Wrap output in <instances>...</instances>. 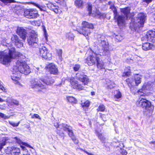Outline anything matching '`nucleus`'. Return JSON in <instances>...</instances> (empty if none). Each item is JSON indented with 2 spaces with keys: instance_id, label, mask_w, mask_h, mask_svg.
Returning <instances> with one entry per match:
<instances>
[{
  "instance_id": "nucleus-1",
  "label": "nucleus",
  "mask_w": 155,
  "mask_h": 155,
  "mask_svg": "<svg viewBox=\"0 0 155 155\" xmlns=\"http://www.w3.org/2000/svg\"><path fill=\"white\" fill-rule=\"evenodd\" d=\"M21 55L20 53L15 51L14 48H12L8 50L0 51V63L6 64L10 62L12 58H15Z\"/></svg>"
},
{
  "instance_id": "nucleus-2",
  "label": "nucleus",
  "mask_w": 155,
  "mask_h": 155,
  "mask_svg": "<svg viewBox=\"0 0 155 155\" xmlns=\"http://www.w3.org/2000/svg\"><path fill=\"white\" fill-rule=\"evenodd\" d=\"M146 15L144 13H139L135 18L132 19L130 27L133 31H136L139 28L142 27L146 20Z\"/></svg>"
},
{
  "instance_id": "nucleus-3",
  "label": "nucleus",
  "mask_w": 155,
  "mask_h": 155,
  "mask_svg": "<svg viewBox=\"0 0 155 155\" xmlns=\"http://www.w3.org/2000/svg\"><path fill=\"white\" fill-rule=\"evenodd\" d=\"M14 72H19L20 73L27 75L31 72L29 66L26 64L25 61L21 60H18L14 65L13 68Z\"/></svg>"
},
{
  "instance_id": "nucleus-4",
  "label": "nucleus",
  "mask_w": 155,
  "mask_h": 155,
  "mask_svg": "<svg viewBox=\"0 0 155 155\" xmlns=\"http://www.w3.org/2000/svg\"><path fill=\"white\" fill-rule=\"evenodd\" d=\"M104 39V36H102L98 39L100 47L98 49V51L97 52V53H96V55L103 56L110 54V51L109 50L108 43Z\"/></svg>"
},
{
  "instance_id": "nucleus-5",
  "label": "nucleus",
  "mask_w": 155,
  "mask_h": 155,
  "mask_svg": "<svg viewBox=\"0 0 155 155\" xmlns=\"http://www.w3.org/2000/svg\"><path fill=\"white\" fill-rule=\"evenodd\" d=\"M108 4L110 5V8L113 11L114 18V19H117L118 25L120 26H123L124 25L125 20L126 18L118 15L116 8L111 2H109Z\"/></svg>"
},
{
  "instance_id": "nucleus-6",
  "label": "nucleus",
  "mask_w": 155,
  "mask_h": 155,
  "mask_svg": "<svg viewBox=\"0 0 155 155\" xmlns=\"http://www.w3.org/2000/svg\"><path fill=\"white\" fill-rule=\"evenodd\" d=\"M82 28L80 29H77V31L79 33L83 35L85 37L88 36L91 33L90 29H93L94 28L92 24L86 21L82 22Z\"/></svg>"
},
{
  "instance_id": "nucleus-7",
  "label": "nucleus",
  "mask_w": 155,
  "mask_h": 155,
  "mask_svg": "<svg viewBox=\"0 0 155 155\" xmlns=\"http://www.w3.org/2000/svg\"><path fill=\"white\" fill-rule=\"evenodd\" d=\"M136 104L138 106L142 107L149 111H152L154 109V107L151 105V103L143 98L140 99L136 102Z\"/></svg>"
},
{
  "instance_id": "nucleus-8",
  "label": "nucleus",
  "mask_w": 155,
  "mask_h": 155,
  "mask_svg": "<svg viewBox=\"0 0 155 155\" xmlns=\"http://www.w3.org/2000/svg\"><path fill=\"white\" fill-rule=\"evenodd\" d=\"M27 41L30 46L32 47H35L38 46V38L37 34L34 31L30 32V35L28 38Z\"/></svg>"
},
{
  "instance_id": "nucleus-9",
  "label": "nucleus",
  "mask_w": 155,
  "mask_h": 155,
  "mask_svg": "<svg viewBox=\"0 0 155 155\" xmlns=\"http://www.w3.org/2000/svg\"><path fill=\"white\" fill-rule=\"evenodd\" d=\"M39 55L45 59L50 60L52 59V54L49 52L47 48L45 47L38 48Z\"/></svg>"
},
{
  "instance_id": "nucleus-10",
  "label": "nucleus",
  "mask_w": 155,
  "mask_h": 155,
  "mask_svg": "<svg viewBox=\"0 0 155 155\" xmlns=\"http://www.w3.org/2000/svg\"><path fill=\"white\" fill-rule=\"evenodd\" d=\"M30 86L32 88H38L42 89L45 88L46 86L38 79H35L32 80L30 82Z\"/></svg>"
},
{
  "instance_id": "nucleus-11",
  "label": "nucleus",
  "mask_w": 155,
  "mask_h": 155,
  "mask_svg": "<svg viewBox=\"0 0 155 155\" xmlns=\"http://www.w3.org/2000/svg\"><path fill=\"white\" fill-rule=\"evenodd\" d=\"M38 12L34 9L26 10L24 13V15L27 18H34L38 16Z\"/></svg>"
},
{
  "instance_id": "nucleus-12",
  "label": "nucleus",
  "mask_w": 155,
  "mask_h": 155,
  "mask_svg": "<svg viewBox=\"0 0 155 155\" xmlns=\"http://www.w3.org/2000/svg\"><path fill=\"white\" fill-rule=\"evenodd\" d=\"M76 79L81 82L84 85L87 84L89 82V79L87 75L83 72H78L76 74Z\"/></svg>"
},
{
  "instance_id": "nucleus-13",
  "label": "nucleus",
  "mask_w": 155,
  "mask_h": 155,
  "mask_svg": "<svg viewBox=\"0 0 155 155\" xmlns=\"http://www.w3.org/2000/svg\"><path fill=\"white\" fill-rule=\"evenodd\" d=\"M70 82L71 87L74 89L79 90H81L84 89L83 86L79 83L74 78H72L70 79Z\"/></svg>"
},
{
  "instance_id": "nucleus-14",
  "label": "nucleus",
  "mask_w": 155,
  "mask_h": 155,
  "mask_svg": "<svg viewBox=\"0 0 155 155\" xmlns=\"http://www.w3.org/2000/svg\"><path fill=\"white\" fill-rule=\"evenodd\" d=\"M16 33L23 40H25L26 39L27 34V31L23 27H18L16 30Z\"/></svg>"
},
{
  "instance_id": "nucleus-15",
  "label": "nucleus",
  "mask_w": 155,
  "mask_h": 155,
  "mask_svg": "<svg viewBox=\"0 0 155 155\" xmlns=\"http://www.w3.org/2000/svg\"><path fill=\"white\" fill-rule=\"evenodd\" d=\"M40 80L43 84H45L47 85H50L54 82V80L51 77L47 76L42 77Z\"/></svg>"
},
{
  "instance_id": "nucleus-16",
  "label": "nucleus",
  "mask_w": 155,
  "mask_h": 155,
  "mask_svg": "<svg viewBox=\"0 0 155 155\" xmlns=\"http://www.w3.org/2000/svg\"><path fill=\"white\" fill-rule=\"evenodd\" d=\"M98 57L96 56L95 57L93 55H90L88 56L86 59L85 62L88 65H92L95 63L96 61L97 57Z\"/></svg>"
},
{
  "instance_id": "nucleus-17",
  "label": "nucleus",
  "mask_w": 155,
  "mask_h": 155,
  "mask_svg": "<svg viewBox=\"0 0 155 155\" xmlns=\"http://www.w3.org/2000/svg\"><path fill=\"white\" fill-rule=\"evenodd\" d=\"M63 129L65 131H67L70 137L74 136L72 127L67 124H63L62 125Z\"/></svg>"
},
{
  "instance_id": "nucleus-18",
  "label": "nucleus",
  "mask_w": 155,
  "mask_h": 155,
  "mask_svg": "<svg viewBox=\"0 0 155 155\" xmlns=\"http://www.w3.org/2000/svg\"><path fill=\"white\" fill-rule=\"evenodd\" d=\"M142 48L144 50L147 51L150 50H154L155 49V47L152 44L147 42L143 44Z\"/></svg>"
},
{
  "instance_id": "nucleus-19",
  "label": "nucleus",
  "mask_w": 155,
  "mask_h": 155,
  "mask_svg": "<svg viewBox=\"0 0 155 155\" xmlns=\"http://www.w3.org/2000/svg\"><path fill=\"white\" fill-rule=\"evenodd\" d=\"M48 68L51 73L54 74H58V69L54 64H49Z\"/></svg>"
},
{
  "instance_id": "nucleus-20",
  "label": "nucleus",
  "mask_w": 155,
  "mask_h": 155,
  "mask_svg": "<svg viewBox=\"0 0 155 155\" xmlns=\"http://www.w3.org/2000/svg\"><path fill=\"white\" fill-rule=\"evenodd\" d=\"M146 38L148 41H153L154 38H155V31H148L146 34Z\"/></svg>"
},
{
  "instance_id": "nucleus-21",
  "label": "nucleus",
  "mask_w": 155,
  "mask_h": 155,
  "mask_svg": "<svg viewBox=\"0 0 155 155\" xmlns=\"http://www.w3.org/2000/svg\"><path fill=\"white\" fill-rule=\"evenodd\" d=\"M97 68L99 70L104 69L105 65L102 60L99 57H97Z\"/></svg>"
},
{
  "instance_id": "nucleus-22",
  "label": "nucleus",
  "mask_w": 155,
  "mask_h": 155,
  "mask_svg": "<svg viewBox=\"0 0 155 155\" xmlns=\"http://www.w3.org/2000/svg\"><path fill=\"white\" fill-rule=\"evenodd\" d=\"M7 148L10 150L9 152H11V154L13 155H18L20 153V150L18 148L14 147H8Z\"/></svg>"
},
{
  "instance_id": "nucleus-23",
  "label": "nucleus",
  "mask_w": 155,
  "mask_h": 155,
  "mask_svg": "<svg viewBox=\"0 0 155 155\" xmlns=\"http://www.w3.org/2000/svg\"><path fill=\"white\" fill-rule=\"evenodd\" d=\"M130 8L129 7H127L121 9V11L125 16L126 19L130 17L129 15L130 14Z\"/></svg>"
},
{
  "instance_id": "nucleus-24",
  "label": "nucleus",
  "mask_w": 155,
  "mask_h": 155,
  "mask_svg": "<svg viewBox=\"0 0 155 155\" xmlns=\"http://www.w3.org/2000/svg\"><path fill=\"white\" fill-rule=\"evenodd\" d=\"M134 79L135 85H138L141 83V78L140 77V76L138 74H136L134 75Z\"/></svg>"
},
{
  "instance_id": "nucleus-25",
  "label": "nucleus",
  "mask_w": 155,
  "mask_h": 155,
  "mask_svg": "<svg viewBox=\"0 0 155 155\" xmlns=\"http://www.w3.org/2000/svg\"><path fill=\"white\" fill-rule=\"evenodd\" d=\"M126 81L128 86H131L135 85L134 79L132 78H128L126 79Z\"/></svg>"
},
{
  "instance_id": "nucleus-26",
  "label": "nucleus",
  "mask_w": 155,
  "mask_h": 155,
  "mask_svg": "<svg viewBox=\"0 0 155 155\" xmlns=\"http://www.w3.org/2000/svg\"><path fill=\"white\" fill-rule=\"evenodd\" d=\"M83 4L84 2L82 0H76L75 2V5L79 8H82Z\"/></svg>"
},
{
  "instance_id": "nucleus-27",
  "label": "nucleus",
  "mask_w": 155,
  "mask_h": 155,
  "mask_svg": "<svg viewBox=\"0 0 155 155\" xmlns=\"http://www.w3.org/2000/svg\"><path fill=\"white\" fill-rule=\"evenodd\" d=\"M66 98L68 101L69 102L73 104H76L77 103V99L73 97H67Z\"/></svg>"
},
{
  "instance_id": "nucleus-28",
  "label": "nucleus",
  "mask_w": 155,
  "mask_h": 155,
  "mask_svg": "<svg viewBox=\"0 0 155 155\" xmlns=\"http://www.w3.org/2000/svg\"><path fill=\"white\" fill-rule=\"evenodd\" d=\"M19 39V38L17 35H13L12 36L11 40L12 42L15 44Z\"/></svg>"
},
{
  "instance_id": "nucleus-29",
  "label": "nucleus",
  "mask_w": 155,
  "mask_h": 155,
  "mask_svg": "<svg viewBox=\"0 0 155 155\" xmlns=\"http://www.w3.org/2000/svg\"><path fill=\"white\" fill-rule=\"evenodd\" d=\"M15 45L18 48L22 47L23 46V44L21 41V40L19 39L15 44Z\"/></svg>"
},
{
  "instance_id": "nucleus-30",
  "label": "nucleus",
  "mask_w": 155,
  "mask_h": 155,
  "mask_svg": "<svg viewBox=\"0 0 155 155\" xmlns=\"http://www.w3.org/2000/svg\"><path fill=\"white\" fill-rule=\"evenodd\" d=\"M89 105L90 102L88 101H87L83 103H82L81 104L82 106L84 108L88 107Z\"/></svg>"
},
{
  "instance_id": "nucleus-31",
  "label": "nucleus",
  "mask_w": 155,
  "mask_h": 155,
  "mask_svg": "<svg viewBox=\"0 0 155 155\" xmlns=\"http://www.w3.org/2000/svg\"><path fill=\"white\" fill-rule=\"evenodd\" d=\"M97 135L98 136L99 139L101 141L103 142L105 140V138L102 135V134L97 132Z\"/></svg>"
},
{
  "instance_id": "nucleus-32",
  "label": "nucleus",
  "mask_w": 155,
  "mask_h": 155,
  "mask_svg": "<svg viewBox=\"0 0 155 155\" xmlns=\"http://www.w3.org/2000/svg\"><path fill=\"white\" fill-rule=\"evenodd\" d=\"M113 36L115 37V38L118 41H121L123 39V37L120 35H116L114 34L113 35Z\"/></svg>"
},
{
  "instance_id": "nucleus-33",
  "label": "nucleus",
  "mask_w": 155,
  "mask_h": 155,
  "mask_svg": "<svg viewBox=\"0 0 155 155\" xmlns=\"http://www.w3.org/2000/svg\"><path fill=\"white\" fill-rule=\"evenodd\" d=\"M66 37L71 40H73L74 37V36L73 34L71 33H69L67 34L66 35Z\"/></svg>"
},
{
  "instance_id": "nucleus-34",
  "label": "nucleus",
  "mask_w": 155,
  "mask_h": 155,
  "mask_svg": "<svg viewBox=\"0 0 155 155\" xmlns=\"http://www.w3.org/2000/svg\"><path fill=\"white\" fill-rule=\"evenodd\" d=\"M105 109V107L102 104H101L99 106L98 109H97V110L98 111L103 112L104 110Z\"/></svg>"
},
{
  "instance_id": "nucleus-35",
  "label": "nucleus",
  "mask_w": 155,
  "mask_h": 155,
  "mask_svg": "<svg viewBox=\"0 0 155 155\" xmlns=\"http://www.w3.org/2000/svg\"><path fill=\"white\" fill-rule=\"evenodd\" d=\"M0 1L5 4H7L8 3L12 2H15L14 0H0Z\"/></svg>"
},
{
  "instance_id": "nucleus-36",
  "label": "nucleus",
  "mask_w": 155,
  "mask_h": 155,
  "mask_svg": "<svg viewBox=\"0 0 155 155\" xmlns=\"http://www.w3.org/2000/svg\"><path fill=\"white\" fill-rule=\"evenodd\" d=\"M0 117L4 119H8L10 117V116H6L5 114L2 113H0Z\"/></svg>"
},
{
  "instance_id": "nucleus-37",
  "label": "nucleus",
  "mask_w": 155,
  "mask_h": 155,
  "mask_svg": "<svg viewBox=\"0 0 155 155\" xmlns=\"http://www.w3.org/2000/svg\"><path fill=\"white\" fill-rule=\"evenodd\" d=\"M116 92V94L114 96L115 97H116L117 99H119L121 97V94L119 91H117Z\"/></svg>"
},
{
  "instance_id": "nucleus-38",
  "label": "nucleus",
  "mask_w": 155,
  "mask_h": 155,
  "mask_svg": "<svg viewBox=\"0 0 155 155\" xmlns=\"http://www.w3.org/2000/svg\"><path fill=\"white\" fill-rule=\"evenodd\" d=\"M53 8L51 9V10L53 11L54 12L56 13H58V6L54 5Z\"/></svg>"
},
{
  "instance_id": "nucleus-39",
  "label": "nucleus",
  "mask_w": 155,
  "mask_h": 155,
  "mask_svg": "<svg viewBox=\"0 0 155 155\" xmlns=\"http://www.w3.org/2000/svg\"><path fill=\"white\" fill-rule=\"evenodd\" d=\"M9 123L10 125L14 127H16L18 126L19 124V122L17 123H15L13 122H12L11 121H9Z\"/></svg>"
},
{
  "instance_id": "nucleus-40",
  "label": "nucleus",
  "mask_w": 155,
  "mask_h": 155,
  "mask_svg": "<svg viewBox=\"0 0 155 155\" xmlns=\"http://www.w3.org/2000/svg\"><path fill=\"white\" fill-rule=\"evenodd\" d=\"M21 147L25 151V152L23 153V155H30V154L28 152V150L25 149V147L21 146Z\"/></svg>"
},
{
  "instance_id": "nucleus-41",
  "label": "nucleus",
  "mask_w": 155,
  "mask_h": 155,
  "mask_svg": "<svg viewBox=\"0 0 155 155\" xmlns=\"http://www.w3.org/2000/svg\"><path fill=\"white\" fill-rule=\"evenodd\" d=\"M80 68V65L79 64H76L73 67L74 70L75 71H78Z\"/></svg>"
},
{
  "instance_id": "nucleus-42",
  "label": "nucleus",
  "mask_w": 155,
  "mask_h": 155,
  "mask_svg": "<svg viewBox=\"0 0 155 155\" xmlns=\"http://www.w3.org/2000/svg\"><path fill=\"white\" fill-rule=\"evenodd\" d=\"M13 74H14L13 76H14L15 78H16V82L15 83V84H17L18 83V80L20 79L19 76H17L16 74H14V73H13Z\"/></svg>"
},
{
  "instance_id": "nucleus-43",
  "label": "nucleus",
  "mask_w": 155,
  "mask_h": 155,
  "mask_svg": "<svg viewBox=\"0 0 155 155\" xmlns=\"http://www.w3.org/2000/svg\"><path fill=\"white\" fill-rule=\"evenodd\" d=\"M33 4L35 6H36L38 8H39L41 11H44V10L42 8L43 7L40 5L34 3H33Z\"/></svg>"
},
{
  "instance_id": "nucleus-44",
  "label": "nucleus",
  "mask_w": 155,
  "mask_h": 155,
  "mask_svg": "<svg viewBox=\"0 0 155 155\" xmlns=\"http://www.w3.org/2000/svg\"><path fill=\"white\" fill-rule=\"evenodd\" d=\"M71 139L74 142L75 144H78V141L77 140L76 137L74 136L71 137Z\"/></svg>"
},
{
  "instance_id": "nucleus-45",
  "label": "nucleus",
  "mask_w": 155,
  "mask_h": 155,
  "mask_svg": "<svg viewBox=\"0 0 155 155\" xmlns=\"http://www.w3.org/2000/svg\"><path fill=\"white\" fill-rule=\"evenodd\" d=\"M54 5L52 4L51 3H49L47 4V7L48 8H49V9L51 10L52 8H53V7Z\"/></svg>"
},
{
  "instance_id": "nucleus-46",
  "label": "nucleus",
  "mask_w": 155,
  "mask_h": 155,
  "mask_svg": "<svg viewBox=\"0 0 155 155\" xmlns=\"http://www.w3.org/2000/svg\"><path fill=\"white\" fill-rule=\"evenodd\" d=\"M62 50H59L57 51V53L58 56H59L60 58H61L62 55Z\"/></svg>"
},
{
  "instance_id": "nucleus-47",
  "label": "nucleus",
  "mask_w": 155,
  "mask_h": 155,
  "mask_svg": "<svg viewBox=\"0 0 155 155\" xmlns=\"http://www.w3.org/2000/svg\"><path fill=\"white\" fill-rule=\"evenodd\" d=\"M2 83L0 81V89L3 91H5V90L4 88V86L2 85Z\"/></svg>"
},
{
  "instance_id": "nucleus-48",
  "label": "nucleus",
  "mask_w": 155,
  "mask_h": 155,
  "mask_svg": "<svg viewBox=\"0 0 155 155\" xmlns=\"http://www.w3.org/2000/svg\"><path fill=\"white\" fill-rule=\"evenodd\" d=\"M11 102L16 105H19V102L16 100H12L11 101Z\"/></svg>"
},
{
  "instance_id": "nucleus-49",
  "label": "nucleus",
  "mask_w": 155,
  "mask_h": 155,
  "mask_svg": "<svg viewBox=\"0 0 155 155\" xmlns=\"http://www.w3.org/2000/svg\"><path fill=\"white\" fill-rule=\"evenodd\" d=\"M32 118H38L40 120H41V118L37 114H35L32 117Z\"/></svg>"
},
{
  "instance_id": "nucleus-50",
  "label": "nucleus",
  "mask_w": 155,
  "mask_h": 155,
  "mask_svg": "<svg viewBox=\"0 0 155 155\" xmlns=\"http://www.w3.org/2000/svg\"><path fill=\"white\" fill-rule=\"evenodd\" d=\"M88 10L89 12V13L90 14L92 10V5H91L89 4L88 6Z\"/></svg>"
},
{
  "instance_id": "nucleus-51",
  "label": "nucleus",
  "mask_w": 155,
  "mask_h": 155,
  "mask_svg": "<svg viewBox=\"0 0 155 155\" xmlns=\"http://www.w3.org/2000/svg\"><path fill=\"white\" fill-rule=\"evenodd\" d=\"M62 124H62L61 125H59L58 123H56V124H55L54 126L57 128H61V129H63L62 126Z\"/></svg>"
},
{
  "instance_id": "nucleus-52",
  "label": "nucleus",
  "mask_w": 155,
  "mask_h": 155,
  "mask_svg": "<svg viewBox=\"0 0 155 155\" xmlns=\"http://www.w3.org/2000/svg\"><path fill=\"white\" fill-rule=\"evenodd\" d=\"M130 74V72H127L125 73H124L123 74V77H127Z\"/></svg>"
},
{
  "instance_id": "nucleus-53",
  "label": "nucleus",
  "mask_w": 155,
  "mask_h": 155,
  "mask_svg": "<svg viewBox=\"0 0 155 155\" xmlns=\"http://www.w3.org/2000/svg\"><path fill=\"white\" fill-rule=\"evenodd\" d=\"M143 90L142 89H140L139 90L138 92V93L141 96H143L144 94L143 92H142Z\"/></svg>"
},
{
  "instance_id": "nucleus-54",
  "label": "nucleus",
  "mask_w": 155,
  "mask_h": 155,
  "mask_svg": "<svg viewBox=\"0 0 155 155\" xmlns=\"http://www.w3.org/2000/svg\"><path fill=\"white\" fill-rule=\"evenodd\" d=\"M44 36L45 38V39L46 40H47L48 39V36L47 34L46 33V30H44Z\"/></svg>"
},
{
  "instance_id": "nucleus-55",
  "label": "nucleus",
  "mask_w": 155,
  "mask_h": 155,
  "mask_svg": "<svg viewBox=\"0 0 155 155\" xmlns=\"http://www.w3.org/2000/svg\"><path fill=\"white\" fill-rule=\"evenodd\" d=\"M10 150L7 148V149H5V152L7 154H9L10 153H11V152H9Z\"/></svg>"
},
{
  "instance_id": "nucleus-56",
  "label": "nucleus",
  "mask_w": 155,
  "mask_h": 155,
  "mask_svg": "<svg viewBox=\"0 0 155 155\" xmlns=\"http://www.w3.org/2000/svg\"><path fill=\"white\" fill-rule=\"evenodd\" d=\"M121 153L122 155H126L127 152L125 150H122Z\"/></svg>"
},
{
  "instance_id": "nucleus-57",
  "label": "nucleus",
  "mask_w": 155,
  "mask_h": 155,
  "mask_svg": "<svg viewBox=\"0 0 155 155\" xmlns=\"http://www.w3.org/2000/svg\"><path fill=\"white\" fill-rule=\"evenodd\" d=\"M153 0H143V1L147 3H149L151 2Z\"/></svg>"
},
{
  "instance_id": "nucleus-58",
  "label": "nucleus",
  "mask_w": 155,
  "mask_h": 155,
  "mask_svg": "<svg viewBox=\"0 0 155 155\" xmlns=\"http://www.w3.org/2000/svg\"><path fill=\"white\" fill-rule=\"evenodd\" d=\"M23 144L25 146H26L28 147L33 148V147H31L29 145H28V144L27 143H23Z\"/></svg>"
},
{
  "instance_id": "nucleus-59",
  "label": "nucleus",
  "mask_w": 155,
  "mask_h": 155,
  "mask_svg": "<svg viewBox=\"0 0 155 155\" xmlns=\"http://www.w3.org/2000/svg\"><path fill=\"white\" fill-rule=\"evenodd\" d=\"M11 77H12V79L13 80V81H15L16 82V79L15 78V77H14V76H11Z\"/></svg>"
},
{
  "instance_id": "nucleus-60",
  "label": "nucleus",
  "mask_w": 155,
  "mask_h": 155,
  "mask_svg": "<svg viewBox=\"0 0 155 155\" xmlns=\"http://www.w3.org/2000/svg\"><path fill=\"white\" fill-rule=\"evenodd\" d=\"M151 20L153 22H155V16L151 18Z\"/></svg>"
},
{
  "instance_id": "nucleus-61",
  "label": "nucleus",
  "mask_w": 155,
  "mask_h": 155,
  "mask_svg": "<svg viewBox=\"0 0 155 155\" xmlns=\"http://www.w3.org/2000/svg\"><path fill=\"white\" fill-rule=\"evenodd\" d=\"M15 138L17 140L18 143H20L21 141L19 139H18L17 137H15Z\"/></svg>"
},
{
  "instance_id": "nucleus-62",
  "label": "nucleus",
  "mask_w": 155,
  "mask_h": 155,
  "mask_svg": "<svg viewBox=\"0 0 155 155\" xmlns=\"http://www.w3.org/2000/svg\"><path fill=\"white\" fill-rule=\"evenodd\" d=\"M81 150H83L85 153H86L88 155H89V154L90 153L87 152V151L85 150H83L82 149H81Z\"/></svg>"
},
{
  "instance_id": "nucleus-63",
  "label": "nucleus",
  "mask_w": 155,
  "mask_h": 155,
  "mask_svg": "<svg viewBox=\"0 0 155 155\" xmlns=\"http://www.w3.org/2000/svg\"><path fill=\"white\" fill-rule=\"evenodd\" d=\"M81 150H83L85 153H86L88 155H89V154L90 153L87 152V151L85 150H83L82 149H81Z\"/></svg>"
},
{
  "instance_id": "nucleus-64",
  "label": "nucleus",
  "mask_w": 155,
  "mask_h": 155,
  "mask_svg": "<svg viewBox=\"0 0 155 155\" xmlns=\"http://www.w3.org/2000/svg\"><path fill=\"white\" fill-rule=\"evenodd\" d=\"M3 101H3V99L0 97V102H2Z\"/></svg>"
}]
</instances>
